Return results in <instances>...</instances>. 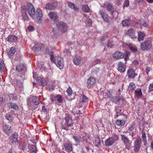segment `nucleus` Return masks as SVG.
<instances>
[{
  "mask_svg": "<svg viewBox=\"0 0 153 153\" xmlns=\"http://www.w3.org/2000/svg\"><path fill=\"white\" fill-rule=\"evenodd\" d=\"M27 101L29 109L33 111L38 108V105L41 102L39 97L32 95L27 97Z\"/></svg>",
  "mask_w": 153,
  "mask_h": 153,
  "instance_id": "1",
  "label": "nucleus"
},
{
  "mask_svg": "<svg viewBox=\"0 0 153 153\" xmlns=\"http://www.w3.org/2000/svg\"><path fill=\"white\" fill-rule=\"evenodd\" d=\"M65 122H63L62 123V128L66 131L68 130L69 127L72 126L73 122L71 116L68 114H65L64 117Z\"/></svg>",
  "mask_w": 153,
  "mask_h": 153,
  "instance_id": "2",
  "label": "nucleus"
},
{
  "mask_svg": "<svg viewBox=\"0 0 153 153\" xmlns=\"http://www.w3.org/2000/svg\"><path fill=\"white\" fill-rule=\"evenodd\" d=\"M50 100L52 102L59 105L62 103L63 99L62 96L60 95H54L51 94L50 96Z\"/></svg>",
  "mask_w": 153,
  "mask_h": 153,
  "instance_id": "3",
  "label": "nucleus"
},
{
  "mask_svg": "<svg viewBox=\"0 0 153 153\" xmlns=\"http://www.w3.org/2000/svg\"><path fill=\"white\" fill-rule=\"evenodd\" d=\"M141 142L140 136H137L134 142V151L135 153H138L140 151L141 146Z\"/></svg>",
  "mask_w": 153,
  "mask_h": 153,
  "instance_id": "4",
  "label": "nucleus"
},
{
  "mask_svg": "<svg viewBox=\"0 0 153 153\" xmlns=\"http://www.w3.org/2000/svg\"><path fill=\"white\" fill-rule=\"evenodd\" d=\"M152 46V42L149 40L145 41L140 44L141 49L143 51H147L150 49Z\"/></svg>",
  "mask_w": 153,
  "mask_h": 153,
  "instance_id": "5",
  "label": "nucleus"
},
{
  "mask_svg": "<svg viewBox=\"0 0 153 153\" xmlns=\"http://www.w3.org/2000/svg\"><path fill=\"white\" fill-rule=\"evenodd\" d=\"M26 10L29 15L33 18L35 16V8L33 4L30 3L27 4Z\"/></svg>",
  "mask_w": 153,
  "mask_h": 153,
  "instance_id": "6",
  "label": "nucleus"
},
{
  "mask_svg": "<svg viewBox=\"0 0 153 153\" xmlns=\"http://www.w3.org/2000/svg\"><path fill=\"white\" fill-rule=\"evenodd\" d=\"M56 23L57 27L59 30L63 32H66L67 31L68 27L65 23L62 21H58Z\"/></svg>",
  "mask_w": 153,
  "mask_h": 153,
  "instance_id": "7",
  "label": "nucleus"
},
{
  "mask_svg": "<svg viewBox=\"0 0 153 153\" xmlns=\"http://www.w3.org/2000/svg\"><path fill=\"white\" fill-rule=\"evenodd\" d=\"M44 49V45L41 44L39 43L35 44L32 48L33 50L36 53V52L43 51Z\"/></svg>",
  "mask_w": 153,
  "mask_h": 153,
  "instance_id": "8",
  "label": "nucleus"
},
{
  "mask_svg": "<svg viewBox=\"0 0 153 153\" xmlns=\"http://www.w3.org/2000/svg\"><path fill=\"white\" fill-rule=\"evenodd\" d=\"M96 82V80L94 78L92 77H90L87 80V87L88 88H91L94 85Z\"/></svg>",
  "mask_w": 153,
  "mask_h": 153,
  "instance_id": "9",
  "label": "nucleus"
},
{
  "mask_svg": "<svg viewBox=\"0 0 153 153\" xmlns=\"http://www.w3.org/2000/svg\"><path fill=\"white\" fill-rule=\"evenodd\" d=\"M64 149L66 152L72 153L73 148L72 145L70 143H66L64 144Z\"/></svg>",
  "mask_w": 153,
  "mask_h": 153,
  "instance_id": "10",
  "label": "nucleus"
},
{
  "mask_svg": "<svg viewBox=\"0 0 153 153\" xmlns=\"http://www.w3.org/2000/svg\"><path fill=\"white\" fill-rule=\"evenodd\" d=\"M36 16L37 21L41 23L42 21L43 14L42 10L40 9H38L36 10Z\"/></svg>",
  "mask_w": 153,
  "mask_h": 153,
  "instance_id": "11",
  "label": "nucleus"
},
{
  "mask_svg": "<svg viewBox=\"0 0 153 153\" xmlns=\"http://www.w3.org/2000/svg\"><path fill=\"white\" fill-rule=\"evenodd\" d=\"M106 6L107 10L108 12H111V15H113L112 18H114V16L113 15L114 13L117 15H118V12L117 11H115L114 12L113 7L111 4L109 2H108Z\"/></svg>",
  "mask_w": 153,
  "mask_h": 153,
  "instance_id": "12",
  "label": "nucleus"
},
{
  "mask_svg": "<svg viewBox=\"0 0 153 153\" xmlns=\"http://www.w3.org/2000/svg\"><path fill=\"white\" fill-rule=\"evenodd\" d=\"M21 12L22 16L24 21H28L29 20V18L27 15L26 7L25 6L22 7L21 9Z\"/></svg>",
  "mask_w": 153,
  "mask_h": 153,
  "instance_id": "13",
  "label": "nucleus"
},
{
  "mask_svg": "<svg viewBox=\"0 0 153 153\" xmlns=\"http://www.w3.org/2000/svg\"><path fill=\"white\" fill-rule=\"evenodd\" d=\"M3 129L4 133L8 135H9L13 131L11 127L6 125L3 126Z\"/></svg>",
  "mask_w": 153,
  "mask_h": 153,
  "instance_id": "14",
  "label": "nucleus"
},
{
  "mask_svg": "<svg viewBox=\"0 0 153 153\" xmlns=\"http://www.w3.org/2000/svg\"><path fill=\"white\" fill-rule=\"evenodd\" d=\"M50 19L55 23L58 21V17L56 13L53 12H51L48 14Z\"/></svg>",
  "mask_w": 153,
  "mask_h": 153,
  "instance_id": "15",
  "label": "nucleus"
},
{
  "mask_svg": "<svg viewBox=\"0 0 153 153\" xmlns=\"http://www.w3.org/2000/svg\"><path fill=\"white\" fill-rule=\"evenodd\" d=\"M57 5L56 1H54L51 3H49L46 4V8L49 10H51L56 7Z\"/></svg>",
  "mask_w": 153,
  "mask_h": 153,
  "instance_id": "16",
  "label": "nucleus"
},
{
  "mask_svg": "<svg viewBox=\"0 0 153 153\" xmlns=\"http://www.w3.org/2000/svg\"><path fill=\"white\" fill-rule=\"evenodd\" d=\"M37 80L39 84L42 86H45L47 85V82L43 78L41 77H38Z\"/></svg>",
  "mask_w": 153,
  "mask_h": 153,
  "instance_id": "17",
  "label": "nucleus"
},
{
  "mask_svg": "<svg viewBox=\"0 0 153 153\" xmlns=\"http://www.w3.org/2000/svg\"><path fill=\"white\" fill-rule=\"evenodd\" d=\"M55 63L57 67H62L64 66L63 59L60 57H58L55 61Z\"/></svg>",
  "mask_w": 153,
  "mask_h": 153,
  "instance_id": "18",
  "label": "nucleus"
},
{
  "mask_svg": "<svg viewBox=\"0 0 153 153\" xmlns=\"http://www.w3.org/2000/svg\"><path fill=\"white\" fill-rule=\"evenodd\" d=\"M17 36L10 35L6 38V40L9 42H14L17 40Z\"/></svg>",
  "mask_w": 153,
  "mask_h": 153,
  "instance_id": "19",
  "label": "nucleus"
},
{
  "mask_svg": "<svg viewBox=\"0 0 153 153\" xmlns=\"http://www.w3.org/2000/svg\"><path fill=\"white\" fill-rule=\"evenodd\" d=\"M113 56L114 58L116 59H119L123 58L124 57V55L122 53L118 51L115 52Z\"/></svg>",
  "mask_w": 153,
  "mask_h": 153,
  "instance_id": "20",
  "label": "nucleus"
},
{
  "mask_svg": "<svg viewBox=\"0 0 153 153\" xmlns=\"http://www.w3.org/2000/svg\"><path fill=\"white\" fill-rule=\"evenodd\" d=\"M114 143L112 137H109L105 140V145L106 146L108 147L112 145Z\"/></svg>",
  "mask_w": 153,
  "mask_h": 153,
  "instance_id": "21",
  "label": "nucleus"
},
{
  "mask_svg": "<svg viewBox=\"0 0 153 153\" xmlns=\"http://www.w3.org/2000/svg\"><path fill=\"white\" fill-rule=\"evenodd\" d=\"M101 16L103 19L106 22H108L109 21V17L108 15L102 11H100V12Z\"/></svg>",
  "mask_w": 153,
  "mask_h": 153,
  "instance_id": "22",
  "label": "nucleus"
},
{
  "mask_svg": "<svg viewBox=\"0 0 153 153\" xmlns=\"http://www.w3.org/2000/svg\"><path fill=\"white\" fill-rule=\"evenodd\" d=\"M127 74L128 77L130 78H134L136 76L134 71L132 69H130L128 70Z\"/></svg>",
  "mask_w": 153,
  "mask_h": 153,
  "instance_id": "23",
  "label": "nucleus"
},
{
  "mask_svg": "<svg viewBox=\"0 0 153 153\" xmlns=\"http://www.w3.org/2000/svg\"><path fill=\"white\" fill-rule=\"evenodd\" d=\"M81 58L78 56H76L74 59V62L76 66L78 65L81 62Z\"/></svg>",
  "mask_w": 153,
  "mask_h": 153,
  "instance_id": "24",
  "label": "nucleus"
},
{
  "mask_svg": "<svg viewBox=\"0 0 153 153\" xmlns=\"http://www.w3.org/2000/svg\"><path fill=\"white\" fill-rule=\"evenodd\" d=\"M141 133L142 134L141 137L142 139V141L144 143V145L145 146L147 144L146 136L145 132L143 131H142Z\"/></svg>",
  "mask_w": 153,
  "mask_h": 153,
  "instance_id": "25",
  "label": "nucleus"
},
{
  "mask_svg": "<svg viewBox=\"0 0 153 153\" xmlns=\"http://www.w3.org/2000/svg\"><path fill=\"white\" fill-rule=\"evenodd\" d=\"M135 95L138 98L142 97V93L141 90L140 88H137L135 91Z\"/></svg>",
  "mask_w": 153,
  "mask_h": 153,
  "instance_id": "26",
  "label": "nucleus"
},
{
  "mask_svg": "<svg viewBox=\"0 0 153 153\" xmlns=\"http://www.w3.org/2000/svg\"><path fill=\"white\" fill-rule=\"evenodd\" d=\"M30 152V153H36L37 148L35 145H32L29 147Z\"/></svg>",
  "mask_w": 153,
  "mask_h": 153,
  "instance_id": "27",
  "label": "nucleus"
},
{
  "mask_svg": "<svg viewBox=\"0 0 153 153\" xmlns=\"http://www.w3.org/2000/svg\"><path fill=\"white\" fill-rule=\"evenodd\" d=\"M131 21V20L130 19H125L123 20L121 23L123 26H127L130 25Z\"/></svg>",
  "mask_w": 153,
  "mask_h": 153,
  "instance_id": "28",
  "label": "nucleus"
},
{
  "mask_svg": "<svg viewBox=\"0 0 153 153\" xmlns=\"http://www.w3.org/2000/svg\"><path fill=\"white\" fill-rule=\"evenodd\" d=\"M122 140L126 145H128L129 143V140L125 135H122Z\"/></svg>",
  "mask_w": 153,
  "mask_h": 153,
  "instance_id": "29",
  "label": "nucleus"
},
{
  "mask_svg": "<svg viewBox=\"0 0 153 153\" xmlns=\"http://www.w3.org/2000/svg\"><path fill=\"white\" fill-rule=\"evenodd\" d=\"M135 34L134 30L132 28L128 29L126 33V34L130 36H133Z\"/></svg>",
  "mask_w": 153,
  "mask_h": 153,
  "instance_id": "30",
  "label": "nucleus"
},
{
  "mask_svg": "<svg viewBox=\"0 0 153 153\" xmlns=\"http://www.w3.org/2000/svg\"><path fill=\"white\" fill-rule=\"evenodd\" d=\"M116 124L118 126H122L125 124V121L123 120H118L116 121Z\"/></svg>",
  "mask_w": 153,
  "mask_h": 153,
  "instance_id": "31",
  "label": "nucleus"
},
{
  "mask_svg": "<svg viewBox=\"0 0 153 153\" xmlns=\"http://www.w3.org/2000/svg\"><path fill=\"white\" fill-rule=\"evenodd\" d=\"M68 6L69 7L73 9L75 11H78L79 10V8L77 7H76L74 4L72 2H69Z\"/></svg>",
  "mask_w": 153,
  "mask_h": 153,
  "instance_id": "32",
  "label": "nucleus"
},
{
  "mask_svg": "<svg viewBox=\"0 0 153 153\" xmlns=\"http://www.w3.org/2000/svg\"><path fill=\"white\" fill-rule=\"evenodd\" d=\"M87 99V97L84 95H82L80 97V102L84 103L86 102Z\"/></svg>",
  "mask_w": 153,
  "mask_h": 153,
  "instance_id": "33",
  "label": "nucleus"
},
{
  "mask_svg": "<svg viewBox=\"0 0 153 153\" xmlns=\"http://www.w3.org/2000/svg\"><path fill=\"white\" fill-rule=\"evenodd\" d=\"M111 101L113 102L117 103L119 102V99L118 97H110Z\"/></svg>",
  "mask_w": 153,
  "mask_h": 153,
  "instance_id": "34",
  "label": "nucleus"
},
{
  "mask_svg": "<svg viewBox=\"0 0 153 153\" xmlns=\"http://www.w3.org/2000/svg\"><path fill=\"white\" fill-rule=\"evenodd\" d=\"M82 9L84 12L85 13H88L90 10L89 7L86 5H82Z\"/></svg>",
  "mask_w": 153,
  "mask_h": 153,
  "instance_id": "35",
  "label": "nucleus"
},
{
  "mask_svg": "<svg viewBox=\"0 0 153 153\" xmlns=\"http://www.w3.org/2000/svg\"><path fill=\"white\" fill-rule=\"evenodd\" d=\"M9 107L11 108H13L15 110H17L19 108V107L17 105H15L14 103L12 102L10 103V105H9Z\"/></svg>",
  "mask_w": 153,
  "mask_h": 153,
  "instance_id": "36",
  "label": "nucleus"
},
{
  "mask_svg": "<svg viewBox=\"0 0 153 153\" xmlns=\"http://www.w3.org/2000/svg\"><path fill=\"white\" fill-rule=\"evenodd\" d=\"M73 138L75 141V142L76 144V145L77 144H79L80 142V139L78 137L76 136H73Z\"/></svg>",
  "mask_w": 153,
  "mask_h": 153,
  "instance_id": "37",
  "label": "nucleus"
},
{
  "mask_svg": "<svg viewBox=\"0 0 153 153\" xmlns=\"http://www.w3.org/2000/svg\"><path fill=\"white\" fill-rule=\"evenodd\" d=\"M145 34L142 32H141L139 33L138 37V39L139 41H142L143 40Z\"/></svg>",
  "mask_w": 153,
  "mask_h": 153,
  "instance_id": "38",
  "label": "nucleus"
},
{
  "mask_svg": "<svg viewBox=\"0 0 153 153\" xmlns=\"http://www.w3.org/2000/svg\"><path fill=\"white\" fill-rule=\"evenodd\" d=\"M16 52L15 49L14 47H12L8 52V54L10 56H13Z\"/></svg>",
  "mask_w": 153,
  "mask_h": 153,
  "instance_id": "39",
  "label": "nucleus"
},
{
  "mask_svg": "<svg viewBox=\"0 0 153 153\" xmlns=\"http://www.w3.org/2000/svg\"><path fill=\"white\" fill-rule=\"evenodd\" d=\"M6 118L11 123L13 120V117L12 116L9 114H7L5 115Z\"/></svg>",
  "mask_w": 153,
  "mask_h": 153,
  "instance_id": "40",
  "label": "nucleus"
},
{
  "mask_svg": "<svg viewBox=\"0 0 153 153\" xmlns=\"http://www.w3.org/2000/svg\"><path fill=\"white\" fill-rule=\"evenodd\" d=\"M124 59L125 61H126L129 59V56L130 55V53L127 51H126L124 53Z\"/></svg>",
  "mask_w": 153,
  "mask_h": 153,
  "instance_id": "41",
  "label": "nucleus"
},
{
  "mask_svg": "<svg viewBox=\"0 0 153 153\" xmlns=\"http://www.w3.org/2000/svg\"><path fill=\"white\" fill-rule=\"evenodd\" d=\"M72 112L74 115L82 114V111L80 110H77L76 111V109H73Z\"/></svg>",
  "mask_w": 153,
  "mask_h": 153,
  "instance_id": "42",
  "label": "nucleus"
},
{
  "mask_svg": "<svg viewBox=\"0 0 153 153\" xmlns=\"http://www.w3.org/2000/svg\"><path fill=\"white\" fill-rule=\"evenodd\" d=\"M95 144L96 146L98 147L101 145V142L99 138H97L95 141Z\"/></svg>",
  "mask_w": 153,
  "mask_h": 153,
  "instance_id": "43",
  "label": "nucleus"
},
{
  "mask_svg": "<svg viewBox=\"0 0 153 153\" xmlns=\"http://www.w3.org/2000/svg\"><path fill=\"white\" fill-rule=\"evenodd\" d=\"M17 141L16 139L12 137L9 138V143L11 145L15 144Z\"/></svg>",
  "mask_w": 153,
  "mask_h": 153,
  "instance_id": "44",
  "label": "nucleus"
},
{
  "mask_svg": "<svg viewBox=\"0 0 153 153\" xmlns=\"http://www.w3.org/2000/svg\"><path fill=\"white\" fill-rule=\"evenodd\" d=\"M135 87V85L134 82H131L128 86L129 89L130 90H133Z\"/></svg>",
  "mask_w": 153,
  "mask_h": 153,
  "instance_id": "45",
  "label": "nucleus"
},
{
  "mask_svg": "<svg viewBox=\"0 0 153 153\" xmlns=\"http://www.w3.org/2000/svg\"><path fill=\"white\" fill-rule=\"evenodd\" d=\"M115 109L116 114H120V112L122 111L121 108V107L119 106H115Z\"/></svg>",
  "mask_w": 153,
  "mask_h": 153,
  "instance_id": "46",
  "label": "nucleus"
},
{
  "mask_svg": "<svg viewBox=\"0 0 153 153\" xmlns=\"http://www.w3.org/2000/svg\"><path fill=\"white\" fill-rule=\"evenodd\" d=\"M66 92L68 93V95L69 96L71 95L73 93L72 90L70 87L67 89Z\"/></svg>",
  "mask_w": 153,
  "mask_h": 153,
  "instance_id": "47",
  "label": "nucleus"
},
{
  "mask_svg": "<svg viewBox=\"0 0 153 153\" xmlns=\"http://www.w3.org/2000/svg\"><path fill=\"white\" fill-rule=\"evenodd\" d=\"M130 50L133 52L137 51V48L136 46H130L129 47Z\"/></svg>",
  "mask_w": 153,
  "mask_h": 153,
  "instance_id": "48",
  "label": "nucleus"
},
{
  "mask_svg": "<svg viewBox=\"0 0 153 153\" xmlns=\"http://www.w3.org/2000/svg\"><path fill=\"white\" fill-rule=\"evenodd\" d=\"M113 45V42L112 41H109L108 43V47L110 48H111L112 47Z\"/></svg>",
  "mask_w": 153,
  "mask_h": 153,
  "instance_id": "49",
  "label": "nucleus"
},
{
  "mask_svg": "<svg viewBox=\"0 0 153 153\" xmlns=\"http://www.w3.org/2000/svg\"><path fill=\"white\" fill-rule=\"evenodd\" d=\"M113 139H114V141L115 142L117 141H118L119 140V137L117 135L115 134L113 136V137H112Z\"/></svg>",
  "mask_w": 153,
  "mask_h": 153,
  "instance_id": "50",
  "label": "nucleus"
},
{
  "mask_svg": "<svg viewBox=\"0 0 153 153\" xmlns=\"http://www.w3.org/2000/svg\"><path fill=\"white\" fill-rule=\"evenodd\" d=\"M141 24L144 27H149L148 24L145 21H141Z\"/></svg>",
  "mask_w": 153,
  "mask_h": 153,
  "instance_id": "51",
  "label": "nucleus"
},
{
  "mask_svg": "<svg viewBox=\"0 0 153 153\" xmlns=\"http://www.w3.org/2000/svg\"><path fill=\"white\" fill-rule=\"evenodd\" d=\"M18 137V133L17 132H15L12 135V137L14 138L17 140Z\"/></svg>",
  "mask_w": 153,
  "mask_h": 153,
  "instance_id": "52",
  "label": "nucleus"
},
{
  "mask_svg": "<svg viewBox=\"0 0 153 153\" xmlns=\"http://www.w3.org/2000/svg\"><path fill=\"white\" fill-rule=\"evenodd\" d=\"M23 68H13V70H16L18 72L21 71H23ZM12 69H11V70L12 71Z\"/></svg>",
  "mask_w": 153,
  "mask_h": 153,
  "instance_id": "53",
  "label": "nucleus"
},
{
  "mask_svg": "<svg viewBox=\"0 0 153 153\" xmlns=\"http://www.w3.org/2000/svg\"><path fill=\"white\" fill-rule=\"evenodd\" d=\"M148 88L150 91H153V83L150 84Z\"/></svg>",
  "mask_w": 153,
  "mask_h": 153,
  "instance_id": "54",
  "label": "nucleus"
},
{
  "mask_svg": "<svg viewBox=\"0 0 153 153\" xmlns=\"http://www.w3.org/2000/svg\"><path fill=\"white\" fill-rule=\"evenodd\" d=\"M117 69L121 73L124 72L126 70L125 68H118Z\"/></svg>",
  "mask_w": 153,
  "mask_h": 153,
  "instance_id": "55",
  "label": "nucleus"
},
{
  "mask_svg": "<svg viewBox=\"0 0 153 153\" xmlns=\"http://www.w3.org/2000/svg\"><path fill=\"white\" fill-rule=\"evenodd\" d=\"M129 1L128 0H126V1L124 3V8L125 7H128L129 4Z\"/></svg>",
  "mask_w": 153,
  "mask_h": 153,
  "instance_id": "56",
  "label": "nucleus"
},
{
  "mask_svg": "<svg viewBox=\"0 0 153 153\" xmlns=\"http://www.w3.org/2000/svg\"><path fill=\"white\" fill-rule=\"evenodd\" d=\"M53 32L54 35H57L59 33L58 30H57V29L55 28H54L53 29Z\"/></svg>",
  "mask_w": 153,
  "mask_h": 153,
  "instance_id": "57",
  "label": "nucleus"
},
{
  "mask_svg": "<svg viewBox=\"0 0 153 153\" xmlns=\"http://www.w3.org/2000/svg\"><path fill=\"white\" fill-rule=\"evenodd\" d=\"M134 125L133 124L131 125V126H130L129 127H128V132L131 131L133 129V126Z\"/></svg>",
  "mask_w": 153,
  "mask_h": 153,
  "instance_id": "58",
  "label": "nucleus"
},
{
  "mask_svg": "<svg viewBox=\"0 0 153 153\" xmlns=\"http://www.w3.org/2000/svg\"><path fill=\"white\" fill-rule=\"evenodd\" d=\"M82 139L83 142H87L89 139V137L88 135L87 137H84V138H82Z\"/></svg>",
  "mask_w": 153,
  "mask_h": 153,
  "instance_id": "59",
  "label": "nucleus"
},
{
  "mask_svg": "<svg viewBox=\"0 0 153 153\" xmlns=\"http://www.w3.org/2000/svg\"><path fill=\"white\" fill-rule=\"evenodd\" d=\"M28 30L30 31H33L34 30V27L30 25L28 26Z\"/></svg>",
  "mask_w": 153,
  "mask_h": 153,
  "instance_id": "60",
  "label": "nucleus"
},
{
  "mask_svg": "<svg viewBox=\"0 0 153 153\" xmlns=\"http://www.w3.org/2000/svg\"><path fill=\"white\" fill-rule=\"evenodd\" d=\"M5 65L3 60H0V67H5Z\"/></svg>",
  "mask_w": 153,
  "mask_h": 153,
  "instance_id": "61",
  "label": "nucleus"
},
{
  "mask_svg": "<svg viewBox=\"0 0 153 153\" xmlns=\"http://www.w3.org/2000/svg\"><path fill=\"white\" fill-rule=\"evenodd\" d=\"M125 65L122 62H120L118 64V67H124Z\"/></svg>",
  "mask_w": 153,
  "mask_h": 153,
  "instance_id": "62",
  "label": "nucleus"
},
{
  "mask_svg": "<svg viewBox=\"0 0 153 153\" xmlns=\"http://www.w3.org/2000/svg\"><path fill=\"white\" fill-rule=\"evenodd\" d=\"M8 153H17L13 148H11L9 151Z\"/></svg>",
  "mask_w": 153,
  "mask_h": 153,
  "instance_id": "63",
  "label": "nucleus"
},
{
  "mask_svg": "<svg viewBox=\"0 0 153 153\" xmlns=\"http://www.w3.org/2000/svg\"><path fill=\"white\" fill-rule=\"evenodd\" d=\"M38 75L36 72L33 71V77L34 79H36L37 78Z\"/></svg>",
  "mask_w": 153,
  "mask_h": 153,
  "instance_id": "64",
  "label": "nucleus"
}]
</instances>
